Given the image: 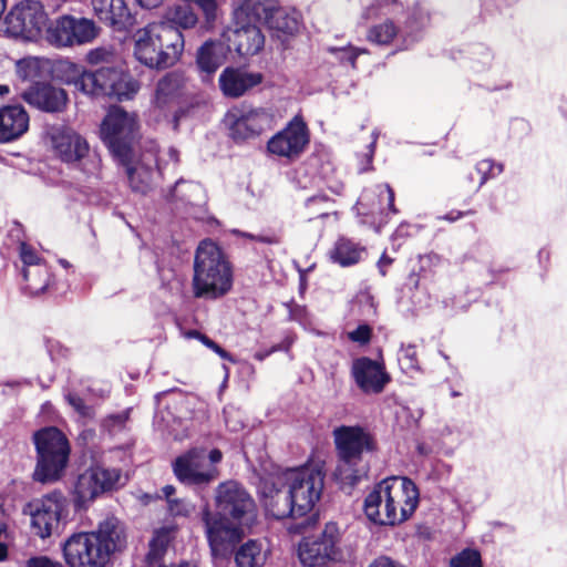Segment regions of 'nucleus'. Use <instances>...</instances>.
Here are the masks:
<instances>
[{"label":"nucleus","instance_id":"34","mask_svg":"<svg viewBox=\"0 0 567 567\" xmlns=\"http://www.w3.org/2000/svg\"><path fill=\"white\" fill-rule=\"evenodd\" d=\"M266 558L264 545L258 540H248L239 547L235 555L238 567H261L266 563Z\"/></svg>","mask_w":567,"mask_h":567},{"label":"nucleus","instance_id":"60","mask_svg":"<svg viewBox=\"0 0 567 567\" xmlns=\"http://www.w3.org/2000/svg\"><path fill=\"white\" fill-rule=\"evenodd\" d=\"M162 493L167 499V504L169 503V499H173L172 496L175 493V487L173 485H166L162 488Z\"/></svg>","mask_w":567,"mask_h":567},{"label":"nucleus","instance_id":"42","mask_svg":"<svg viewBox=\"0 0 567 567\" xmlns=\"http://www.w3.org/2000/svg\"><path fill=\"white\" fill-rule=\"evenodd\" d=\"M116 56L112 45L97 47L86 53V61L90 64L112 63Z\"/></svg>","mask_w":567,"mask_h":567},{"label":"nucleus","instance_id":"21","mask_svg":"<svg viewBox=\"0 0 567 567\" xmlns=\"http://www.w3.org/2000/svg\"><path fill=\"white\" fill-rule=\"evenodd\" d=\"M351 375L358 388L365 394L381 393L391 381L384 365L368 357L353 360Z\"/></svg>","mask_w":567,"mask_h":567},{"label":"nucleus","instance_id":"49","mask_svg":"<svg viewBox=\"0 0 567 567\" xmlns=\"http://www.w3.org/2000/svg\"><path fill=\"white\" fill-rule=\"evenodd\" d=\"M330 52L338 55V59L341 61L349 62L352 66L355 65V60L359 54L365 52L364 50H360L354 47H348V48H330Z\"/></svg>","mask_w":567,"mask_h":567},{"label":"nucleus","instance_id":"35","mask_svg":"<svg viewBox=\"0 0 567 567\" xmlns=\"http://www.w3.org/2000/svg\"><path fill=\"white\" fill-rule=\"evenodd\" d=\"M130 162L131 159L126 164H123L126 166L130 186L134 192L145 194L151 189L153 184V177L155 174L153 166L145 165L143 163L131 166Z\"/></svg>","mask_w":567,"mask_h":567},{"label":"nucleus","instance_id":"8","mask_svg":"<svg viewBox=\"0 0 567 567\" xmlns=\"http://www.w3.org/2000/svg\"><path fill=\"white\" fill-rule=\"evenodd\" d=\"M54 154L64 163L76 165L89 176H97L100 158L90 153L87 141L65 125H53L47 131Z\"/></svg>","mask_w":567,"mask_h":567},{"label":"nucleus","instance_id":"39","mask_svg":"<svg viewBox=\"0 0 567 567\" xmlns=\"http://www.w3.org/2000/svg\"><path fill=\"white\" fill-rule=\"evenodd\" d=\"M56 71L62 82L72 84L78 91L82 92V81L89 71H85L81 65L72 61H61L56 66Z\"/></svg>","mask_w":567,"mask_h":567},{"label":"nucleus","instance_id":"56","mask_svg":"<svg viewBox=\"0 0 567 567\" xmlns=\"http://www.w3.org/2000/svg\"><path fill=\"white\" fill-rule=\"evenodd\" d=\"M369 567H404L386 556L375 558Z\"/></svg>","mask_w":567,"mask_h":567},{"label":"nucleus","instance_id":"58","mask_svg":"<svg viewBox=\"0 0 567 567\" xmlns=\"http://www.w3.org/2000/svg\"><path fill=\"white\" fill-rule=\"evenodd\" d=\"M207 457L209 460V463H207V465L216 466V464H218L221 461L223 453L219 450L214 449L208 454L206 453V458Z\"/></svg>","mask_w":567,"mask_h":567},{"label":"nucleus","instance_id":"36","mask_svg":"<svg viewBox=\"0 0 567 567\" xmlns=\"http://www.w3.org/2000/svg\"><path fill=\"white\" fill-rule=\"evenodd\" d=\"M171 200H182L189 205H198L204 199V189L198 183L177 181L169 193Z\"/></svg>","mask_w":567,"mask_h":567},{"label":"nucleus","instance_id":"47","mask_svg":"<svg viewBox=\"0 0 567 567\" xmlns=\"http://www.w3.org/2000/svg\"><path fill=\"white\" fill-rule=\"evenodd\" d=\"M128 420V411H124L116 414L107 415L102 423V426L110 433H115L125 427Z\"/></svg>","mask_w":567,"mask_h":567},{"label":"nucleus","instance_id":"14","mask_svg":"<svg viewBox=\"0 0 567 567\" xmlns=\"http://www.w3.org/2000/svg\"><path fill=\"white\" fill-rule=\"evenodd\" d=\"M68 499L60 491H54L32 502L30 506L31 525L41 538L58 533L62 519L68 514Z\"/></svg>","mask_w":567,"mask_h":567},{"label":"nucleus","instance_id":"43","mask_svg":"<svg viewBox=\"0 0 567 567\" xmlns=\"http://www.w3.org/2000/svg\"><path fill=\"white\" fill-rule=\"evenodd\" d=\"M451 567H482L481 555L475 549H464L452 558Z\"/></svg>","mask_w":567,"mask_h":567},{"label":"nucleus","instance_id":"25","mask_svg":"<svg viewBox=\"0 0 567 567\" xmlns=\"http://www.w3.org/2000/svg\"><path fill=\"white\" fill-rule=\"evenodd\" d=\"M262 79V74L258 72H247L239 69L227 68L219 76V86L226 96L239 97L249 89L260 84Z\"/></svg>","mask_w":567,"mask_h":567},{"label":"nucleus","instance_id":"30","mask_svg":"<svg viewBox=\"0 0 567 567\" xmlns=\"http://www.w3.org/2000/svg\"><path fill=\"white\" fill-rule=\"evenodd\" d=\"M163 18L164 20L162 22H157L158 24L172 25L177 31H181L179 29H192L198 22L196 13L188 4H175L168 7Z\"/></svg>","mask_w":567,"mask_h":567},{"label":"nucleus","instance_id":"18","mask_svg":"<svg viewBox=\"0 0 567 567\" xmlns=\"http://www.w3.org/2000/svg\"><path fill=\"white\" fill-rule=\"evenodd\" d=\"M259 488L265 509L270 516L276 519L298 516L282 471L264 477Z\"/></svg>","mask_w":567,"mask_h":567},{"label":"nucleus","instance_id":"50","mask_svg":"<svg viewBox=\"0 0 567 567\" xmlns=\"http://www.w3.org/2000/svg\"><path fill=\"white\" fill-rule=\"evenodd\" d=\"M65 400L81 416L91 417L93 415L92 409L85 405L78 394L69 392L65 394Z\"/></svg>","mask_w":567,"mask_h":567},{"label":"nucleus","instance_id":"33","mask_svg":"<svg viewBox=\"0 0 567 567\" xmlns=\"http://www.w3.org/2000/svg\"><path fill=\"white\" fill-rule=\"evenodd\" d=\"M171 540V530L167 528H162L154 533L150 540V548L146 555L147 567H167L163 564V560Z\"/></svg>","mask_w":567,"mask_h":567},{"label":"nucleus","instance_id":"32","mask_svg":"<svg viewBox=\"0 0 567 567\" xmlns=\"http://www.w3.org/2000/svg\"><path fill=\"white\" fill-rule=\"evenodd\" d=\"M102 21L111 25L115 31H125L133 27L134 17L124 0H111L107 13L102 16Z\"/></svg>","mask_w":567,"mask_h":567},{"label":"nucleus","instance_id":"44","mask_svg":"<svg viewBox=\"0 0 567 567\" xmlns=\"http://www.w3.org/2000/svg\"><path fill=\"white\" fill-rule=\"evenodd\" d=\"M398 360L401 369L404 372H410L419 369L416 350L415 347L412 344L401 347Z\"/></svg>","mask_w":567,"mask_h":567},{"label":"nucleus","instance_id":"64","mask_svg":"<svg viewBox=\"0 0 567 567\" xmlns=\"http://www.w3.org/2000/svg\"><path fill=\"white\" fill-rule=\"evenodd\" d=\"M461 215H462L461 213H457L456 215H454L453 213H451V214H447V215L444 217V219L450 220V221H454V220H456L457 218H460V216H461Z\"/></svg>","mask_w":567,"mask_h":567},{"label":"nucleus","instance_id":"27","mask_svg":"<svg viewBox=\"0 0 567 567\" xmlns=\"http://www.w3.org/2000/svg\"><path fill=\"white\" fill-rule=\"evenodd\" d=\"M117 68L103 66L95 71H89L82 81V93L93 97H110L117 76Z\"/></svg>","mask_w":567,"mask_h":567},{"label":"nucleus","instance_id":"48","mask_svg":"<svg viewBox=\"0 0 567 567\" xmlns=\"http://www.w3.org/2000/svg\"><path fill=\"white\" fill-rule=\"evenodd\" d=\"M168 511L173 516H188L194 511V505L185 499H169Z\"/></svg>","mask_w":567,"mask_h":567},{"label":"nucleus","instance_id":"2","mask_svg":"<svg viewBox=\"0 0 567 567\" xmlns=\"http://www.w3.org/2000/svg\"><path fill=\"white\" fill-rule=\"evenodd\" d=\"M125 546L123 524L110 516L100 522L95 530L70 536L63 545V555L70 567H106L112 555Z\"/></svg>","mask_w":567,"mask_h":567},{"label":"nucleus","instance_id":"37","mask_svg":"<svg viewBox=\"0 0 567 567\" xmlns=\"http://www.w3.org/2000/svg\"><path fill=\"white\" fill-rule=\"evenodd\" d=\"M299 16L296 11H289L277 4L267 27L286 34H293L299 30Z\"/></svg>","mask_w":567,"mask_h":567},{"label":"nucleus","instance_id":"20","mask_svg":"<svg viewBox=\"0 0 567 567\" xmlns=\"http://www.w3.org/2000/svg\"><path fill=\"white\" fill-rule=\"evenodd\" d=\"M338 539V528L336 524L326 525L320 536L306 537L299 544L298 556L305 566H320L334 555Z\"/></svg>","mask_w":567,"mask_h":567},{"label":"nucleus","instance_id":"11","mask_svg":"<svg viewBox=\"0 0 567 567\" xmlns=\"http://www.w3.org/2000/svg\"><path fill=\"white\" fill-rule=\"evenodd\" d=\"M282 472L297 515L305 516L321 496L324 475L321 470L313 467L286 468Z\"/></svg>","mask_w":567,"mask_h":567},{"label":"nucleus","instance_id":"59","mask_svg":"<svg viewBox=\"0 0 567 567\" xmlns=\"http://www.w3.org/2000/svg\"><path fill=\"white\" fill-rule=\"evenodd\" d=\"M392 264V259L388 257L385 254L382 255V257L379 260V269L380 272L384 276L385 275V268Z\"/></svg>","mask_w":567,"mask_h":567},{"label":"nucleus","instance_id":"15","mask_svg":"<svg viewBox=\"0 0 567 567\" xmlns=\"http://www.w3.org/2000/svg\"><path fill=\"white\" fill-rule=\"evenodd\" d=\"M309 142L308 126L301 116L296 115L267 142V150L277 157L296 161L306 151Z\"/></svg>","mask_w":567,"mask_h":567},{"label":"nucleus","instance_id":"23","mask_svg":"<svg viewBox=\"0 0 567 567\" xmlns=\"http://www.w3.org/2000/svg\"><path fill=\"white\" fill-rule=\"evenodd\" d=\"M20 258L24 265L22 275L28 282L25 288L31 295L43 292L49 284V275L47 268L41 266L37 252L25 243H21Z\"/></svg>","mask_w":567,"mask_h":567},{"label":"nucleus","instance_id":"28","mask_svg":"<svg viewBox=\"0 0 567 567\" xmlns=\"http://www.w3.org/2000/svg\"><path fill=\"white\" fill-rule=\"evenodd\" d=\"M226 49L221 42L206 41L197 51L196 63L200 72L214 74L225 62Z\"/></svg>","mask_w":567,"mask_h":567},{"label":"nucleus","instance_id":"57","mask_svg":"<svg viewBox=\"0 0 567 567\" xmlns=\"http://www.w3.org/2000/svg\"><path fill=\"white\" fill-rule=\"evenodd\" d=\"M111 3V0H92V6L95 14L102 21V16L107 13V7Z\"/></svg>","mask_w":567,"mask_h":567},{"label":"nucleus","instance_id":"16","mask_svg":"<svg viewBox=\"0 0 567 567\" xmlns=\"http://www.w3.org/2000/svg\"><path fill=\"white\" fill-rule=\"evenodd\" d=\"M181 87L178 75L169 73L162 78L157 82L151 110L155 121H166L174 131H177L179 120L185 114L182 109H175L178 104Z\"/></svg>","mask_w":567,"mask_h":567},{"label":"nucleus","instance_id":"5","mask_svg":"<svg viewBox=\"0 0 567 567\" xmlns=\"http://www.w3.org/2000/svg\"><path fill=\"white\" fill-rule=\"evenodd\" d=\"M233 286V269L224 251L212 240H203L194 259L193 293L196 298L218 299Z\"/></svg>","mask_w":567,"mask_h":567},{"label":"nucleus","instance_id":"38","mask_svg":"<svg viewBox=\"0 0 567 567\" xmlns=\"http://www.w3.org/2000/svg\"><path fill=\"white\" fill-rule=\"evenodd\" d=\"M117 75L118 79L115 80V85H113L110 97H114L121 102L132 100L140 91L141 86L138 81L130 74L124 73L121 69L117 70Z\"/></svg>","mask_w":567,"mask_h":567},{"label":"nucleus","instance_id":"53","mask_svg":"<svg viewBox=\"0 0 567 567\" xmlns=\"http://www.w3.org/2000/svg\"><path fill=\"white\" fill-rule=\"evenodd\" d=\"M200 340L202 342L208 347L209 349H212L214 352H216L220 358L225 359V360H228V361H234L233 360V357L226 351L224 350L220 346H218L215 341H213L212 339H209L208 337L206 336H202L200 337Z\"/></svg>","mask_w":567,"mask_h":567},{"label":"nucleus","instance_id":"10","mask_svg":"<svg viewBox=\"0 0 567 567\" xmlns=\"http://www.w3.org/2000/svg\"><path fill=\"white\" fill-rule=\"evenodd\" d=\"M137 127L136 115L120 106H112L102 122V140L121 164H126L132 158V142Z\"/></svg>","mask_w":567,"mask_h":567},{"label":"nucleus","instance_id":"46","mask_svg":"<svg viewBox=\"0 0 567 567\" xmlns=\"http://www.w3.org/2000/svg\"><path fill=\"white\" fill-rule=\"evenodd\" d=\"M329 198L326 195H316L306 200V207L310 209V214L318 217L328 216Z\"/></svg>","mask_w":567,"mask_h":567},{"label":"nucleus","instance_id":"19","mask_svg":"<svg viewBox=\"0 0 567 567\" xmlns=\"http://www.w3.org/2000/svg\"><path fill=\"white\" fill-rule=\"evenodd\" d=\"M227 121L231 138L246 141L271 128L274 116L265 109H249L229 113Z\"/></svg>","mask_w":567,"mask_h":567},{"label":"nucleus","instance_id":"1","mask_svg":"<svg viewBox=\"0 0 567 567\" xmlns=\"http://www.w3.org/2000/svg\"><path fill=\"white\" fill-rule=\"evenodd\" d=\"M216 513L206 505L202 520L214 556H225L257 520V506L248 491L236 481L220 483L215 489Z\"/></svg>","mask_w":567,"mask_h":567},{"label":"nucleus","instance_id":"6","mask_svg":"<svg viewBox=\"0 0 567 567\" xmlns=\"http://www.w3.org/2000/svg\"><path fill=\"white\" fill-rule=\"evenodd\" d=\"M339 456L336 476L342 484L355 485L369 473V462L364 453L372 450V440L359 426H340L333 431Z\"/></svg>","mask_w":567,"mask_h":567},{"label":"nucleus","instance_id":"22","mask_svg":"<svg viewBox=\"0 0 567 567\" xmlns=\"http://www.w3.org/2000/svg\"><path fill=\"white\" fill-rule=\"evenodd\" d=\"M21 99L29 105L47 112L60 113L66 109L69 95L64 89L37 82L23 90Z\"/></svg>","mask_w":567,"mask_h":567},{"label":"nucleus","instance_id":"52","mask_svg":"<svg viewBox=\"0 0 567 567\" xmlns=\"http://www.w3.org/2000/svg\"><path fill=\"white\" fill-rule=\"evenodd\" d=\"M348 337L353 342L364 344L370 340L371 329L365 324L359 326L355 330L349 332Z\"/></svg>","mask_w":567,"mask_h":567},{"label":"nucleus","instance_id":"9","mask_svg":"<svg viewBox=\"0 0 567 567\" xmlns=\"http://www.w3.org/2000/svg\"><path fill=\"white\" fill-rule=\"evenodd\" d=\"M49 16L43 4L35 0H22L14 4L3 20L7 37L22 42H38L47 38Z\"/></svg>","mask_w":567,"mask_h":567},{"label":"nucleus","instance_id":"12","mask_svg":"<svg viewBox=\"0 0 567 567\" xmlns=\"http://www.w3.org/2000/svg\"><path fill=\"white\" fill-rule=\"evenodd\" d=\"M100 34V28L87 18L64 14L49 20L45 40L56 48H70L93 42Z\"/></svg>","mask_w":567,"mask_h":567},{"label":"nucleus","instance_id":"3","mask_svg":"<svg viewBox=\"0 0 567 567\" xmlns=\"http://www.w3.org/2000/svg\"><path fill=\"white\" fill-rule=\"evenodd\" d=\"M419 505V489L408 477L391 476L378 483L365 496L367 518L380 526H395L408 520Z\"/></svg>","mask_w":567,"mask_h":567},{"label":"nucleus","instance_id":"40","mask_svg":"<svg viewBox=\"0 0 567 567\" xmlns=\"http://www.w3.org/2000/svg\"><path fill=\"white\" fill-rule=\"evenodd\" d=\"M398 34V29L392 21H384L383 23L377 24L369 30V41L385 45L389 44L393 38Z\"/></svg>","mask_w":567,"mask_h":567},{"label":"nucleus","instance_id":"55","mask_svg":"<svg viewBox=\"0 0 567 567\" xmlns=\"http://www.w3.org/2000/svg\"><path fill=\"white\" fill-rule=\"evenodd\" d=\"M235 234L237 235H240L243 237H246V238H249V239H255V240H258V241H261V243H265V244H270V245H275V244H279V238L277 236H259V237H256L251 234H248V233H241L239 230H234Z\"/></svg>","mask_w":567,"mask_h":567},{"label":"nucleus","instance_id":"29","mask_svg":"<svg viewBox=\"0 0 567 567\" xmlns=\"http://www.w3.org/2000/svg\"><path fill=\"white\" fill-rule=\"evenodd\" d=\"M277 4V0H247L236 16L237 18L246 17L249 23L267 25Z\"/></svg>","mask_w":567,"mask_h":567},{"label":"nucleus","instance_id":"7","mask_svg":"<svg viewBox=\"0 0 567 567\" xmlns=\"http://www.w3.org/2000/svg\"><path fill=\"white\" fill-rule=\"evenodd\" d=\"M33 441L37 450L33 480L42 484L60 481L69 462L68 439L59 429L50 426L37 431Z\"/></svg>","mask_w":567,"mask_h":567},{"label":"nucleus","instance_id":"13","mask_svg":"<svg viewBox=\"0 0 567 567\" xmlns=\"http://www.w3.org/2000/svg\"><path fill=\"white\" fill-rule=\"evenodd\" d=\"M121 471L92 466L80 474L73 489V503L78 509L86 508L101 494L121 485Z\"/></svg>","mask_w":567,"mask_h":567},{"label":"nucleus","instance_id":"31","mask_svg":"<svg viewBox=\"0 0 567 567\" xmlns=\"http://www.w3.org/2000/svg\"><path fill=\"white\" fill-rule=\"evenodd\" d=\"M363 252L364 248L359 244L348 238H339L330 251V258L333 262L348 267L359 262Z\"/></svg>","mask_w":567,"mask_h":567},{"label":"nucleus","instance_id":"54","mask_svg":"<svg viewBox=\"0 0 567 567\" xmlns=\"http://www.w3.org/2000/svg\"><path fill=\"white\" fill-rule=\"evenodd\" d=\"M27 567H63L59 563H54L45 556L30 558Z\"/></svg>","mask_w":567,"mask_h":567},{"label":"nucleus","instance_id":"51","mask_svg":"<svg viewBox=\"0 0 567 567\" xmlns=\"http://www.w3.org/2000/svg\"><path fill=\"white\" fill-rule=\"evenodd\" d=\"M380 200H385L388 208L395 214L398 210L394 206V192L388 184L378 185L375 188Z\"/></svg>","mask_w":567,"mask_h":567},{"label":"nucleus","instance_id":"61","mask_svg":"<svg viewBox=\"0 0 567 567\" xmlns=\"http://www.w3.org/2000/svg\"><path fill=\"white\" fill-rule=\"evenodd\" d=\"M143 8H155L159 4L161 0H136Z\"/></svg>","mask_w":567,"mask_h":567},{"label":"nucleus","instance_id":"26","mask_svg":"<svg viewBox=\"0 0 567 567\" xmlns=\"http://www.w3.org/2000/svg\"><path fill=\"white\" fill-rule=\"evenodd\" d=\"M228 41L239 55H254L262 49L265 37L256 24L248 22L231 30Z\"/></svg>","mask_w":567,"mask_h":567},{"label":"nucleus","instance_id":"24","mask_svg":"<svg viewBox=\"0 0 567 567\" xmlns=\"http://www.w3.org/2000/svg\"><path fill=\"white\" fill-rule=\"evenodd\" d=\"M29 114L21 105L0 109V142L9 143L20 138L29 128Z\"/></svg>","mask_w":567,"mask_h":567},{"label":"nucleus","instance_id":"62","mask_svg":"<svg viewBox=\"0 0 567 567\" xmlns=\"http://www.w3.org/2000/svg\"><path fill=\"white\" fill-rule=\"evenodd\" d=\"M277 348H272L269 351H258L255 353V359L258 361L265 360L270 353L275 352Z\"/></svg>","mask_w":567,"mask_h":567},{"label":"nucleus","instance_id":"63","mask_svg":"<svg viewBox=\"0 0 567 567\" xmlns=\"http://www.w3.org/2000/svg\"><path fill=\"white\" fill-rule=\"evenodd\" d=\"M7 546L0 542V561L3 560L7 557Z\"/></svg>","mask_w":567,"mask_h":567},{"label":"nucleus","instance_id":"45","mask_svg":"<svg viewBox=\"0 0 567 567\" xmlns=\"http://www.w3.org/2000/svg\"><path fill=\"white\" fill-rule=\"evenodd\" d=\"M476 172L481 175L477 188L482 187L489 177H495L503 172V165L494 164L491 159H483L476 164Z\"/></svg>","mask_w":567,"mask_h":567},{"label":"nucleus","instance_id":"4","mask_svg":"<svg viewBox=\"0 0 567 567\" xmlns=\"http://www.w3.org/2000/svg\"><path fill=\"white\" fill-rule=\"evenodd\" d=\"M134 56L151 69H167L182 56L185 47L184 35L172 25L148 23L135 31Z\"/></svg>","mask_w":567,"mask_h":567},{"label":"nucleus","instance_id":"17","mask_svg":"<svg viewBox=\"0 0 567 567\" xmlns=\"http://www.w3.org/2000/svg\"><path fill=\"white\" fill-rule=\"evenodd\" d=\"M177 480L187 485H207L219 476L216 466L207 465L206 450L195 447L178 456L173 463Z\"/></svg>","mask_w":567,"mask_h":567},{"label":"nucleus","instance_id":"41","mask_svg":"<svg viewBox=\"0 0 567 567\" xmlns=\"http://www.w3.org/2000/svg\"><path fill=\"white\" fill-rule=\"evenodd\" d=\"M17 74L22 80L33 81L40 75V60L38 58H25L18 61Z\"/></svg>","mask_w":567,"mask_h":567}]
</instances>
